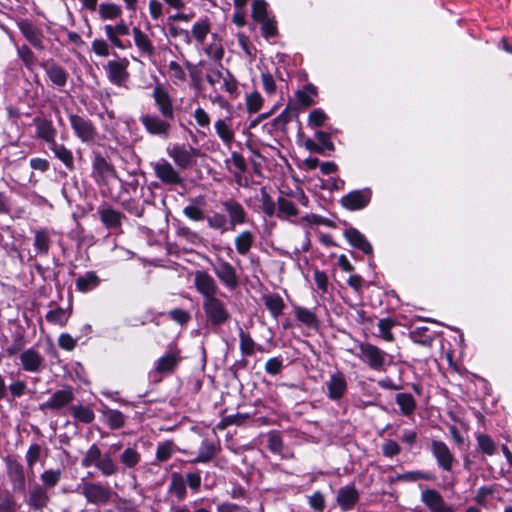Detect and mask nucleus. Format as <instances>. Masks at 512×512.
I'll list each match as a JSON object with an SVG mask.
<instances>
[{
  "label": "nucleus",
  "mask_w": 512,
  "mask_h": 512,
  "mask_svg": "<svg viewBox=\"0 0 512 512\" xmlns=\"http://www.w3.org/2000/svg\"><path fill=\"white\" fill-rule=\"evenodd\" d=\"M358 357L371 369L384 371L387 365L388 354L377 346L365 342L359 344Z\"/></svg>",
  "instance_id": "f257e3e1"
},
{
  "label": "nucleus",
  "mask_w": 512,
  "mask_h": 512,
  "mask_svg": "<svg viewBox=\"0 0 512 512\" xmlns=\"http://www.w3.org/2000/svg\"><path fill=\"white\" fill-rule=\"evenodd\" d=\"M266 308L274 318H278L284 309V301L279 294L271 293L263 296Z\"/></svg>",
  "instance_id": "c9c22d12"
},
{
  "label": "nucleus",
  "mask_w": 512,
  "mask_h": 512,
  "mask_svg": "<svg viewBox=\"0 0 512 512\" xmlns=\"http://www.w3.org/2000/svg\"><path fill=\"white\" fill-rule=\"evenodd\" d=\"M61 476H62L61 469L45 470L40 475V480L42 482V484H40V485L43 486L46 490L53 488L54 486H56L59 483Z\"/></svg>",
  "instance_id": "a18cd8bd"
},
{
  "label": "nucleus",
  "mask_w": 512,
  "mask_h": 512,
  "mask_svg": "<svg viewBox=\"0 0 512 512\" xmlns=\"http://www.w3.org/2000/svg\"><path fill=\"white\" fill-rule=\"evenodd\" d=\"M127 67L128 61L126 59L109 61L105 67L108 80L117 86L125 85L129 78Z\"/></svg>",
  "instance_id": "f3484780"
},
{
  "label": "nucleus",
  "mask_w": 512,
  "mask_h": 512,
  "mask_svg": "<svg viewBox=\"0 0 512 512\" xmlns=\"http://www.w3.org/2000/svg\"><path fill=\"white\" fill-rule=\"evenodd\" d=\"M206 221L211 229L217 230L221 233L232 230L227 216L220 212H212L206 217Z\"/></svg>",
  "instance_id": "e433bc0d"
},
{
  "label": "nucleus",
  "mask_w": 512,
  "mask_h": 512,
  "mask_svg": "<svg viewBox=\"0 0 512 512\" xmlns=\"http://www.w3.org/2000/svg\"><path fill=\"white\" fill-rule=\"evenodd\" d=\"M141 460L138 451L133 447H127L120 456L121 463L127 468L135 467Z\"/></svg>",
  "instance_id": "8fccbe9b"
},
{
  "label": "nucleus",
  "mask_w": 512,
  "mask_h": 512,
  "mask_svg": "<svg viewBox=\"0 0 512 512\" xmlns=\"http://www.w3.org/2000/svg\"><path fill=\"white\" fill-rule=\"evenodd\" d=\"M478 448L486 455L492 456L497 451V445L494 440L487 434L476 433L475 435Z\"/></svg>",
  "instance_id": "37998d69"
},
{
  "label": "nucleus",
  "mask_w": 512,
  "mask_h": 512,
  "mask_svg": "<svg viewBox=\"0 0 512 512\" xmlns=\"http://www.w3.org/2000/svg\"><path fill=\"white\" fill-rule=\"evenodd\" d=\"M50 150L54 153L55 157L59 159L66 168L72 170L74 168V157L72 152L67 149L63 144L52 142L49 144Z\"/></svg>",
  "instance_id": "473e14b6"
},
{
  "label": "nucleus",
  "mask_w": 512,
  "mask_h": 512,
  "mask_svg": "<svg viewBox=\"0 0 512 512\" xmlns=\"http://www.w3.org/2000/svg\"><path fill=\"white\" fill-rule=\"evenodd\" d=\"M51 237L47 230L35 232L34 246L38 254L47 255L50 249Z\"/></svg>",
  "instance_id": "79ce46f5"
},
{
  "label": "nucleus",
  "mask_w": 512,
  "mask_h": 512,
  "mask_svg": "<svg viewBox=\"0 0 512 512\" xmlns=\"http://www.w3.org/2000/svg\"><path fill=\"white\" fill-rule=\"evenodd\" d=\"M95 467L105 477L115 475L119 470L117 463L112 459V457L109 453L103 454V456L97 462Z\"/></svg>",
  "instance_id": "58836bf2"
},
{
  "label": "nucleus",
  "mask_w": 512,
  "mask_h": 512,
  "mask_svg": "<svg viewBox=\"0 0 512 512\" xmlns=\"http://www.w3.org/2000/svg\"><path fill=\"white\" fill-rule=\"evenodd\" d=\"M295 316H296L297 320H299L300 322H302L308 326H311L316 322L315 314L312 311H310L309 309L304 308V307H296L295 308Z\"/></svg>",
  "instance_id": "680f3d73"
},
{
  "label": "nucleus",
  "mask_w": 512,
  "mask_h": 512,
  "mask_svg": "<svg viewBox=\"0 0 512 512\" xmlns=\"http://www.w3.org/2000/svg\"><path fill=\"white\" fill-rule=\"evenodd\" d=\"M134 42L141 55L151 57L155 54V48L149 37L141 31L138 27H134L133 30Z\"/></svg>",
  "instance_id": "c756f323"
},
{
  "label": "nucleus",
  "mask_w": 512,
  "mask_h": 512,
  "mask_svg": "<svg viewBox=\"0 0 512 512\" xmlns=\"http://www.w3.org/2000/svg\"><path fill=\"white\" fill-rule=\"evenodd\" d=\"M345 238L353 247L361 250L365 254L372 253V246L366 237L356 228H349L344 232Z\"/></svg>",
  "instance_id": "bb28decb"
},
{
  "label": "nucleus",
  "mask_w": 512,
  "mask_h": 512,
  "mask_svg": "<svg viewBox=\"0 0 512 512\" xmlns=\"http://www.w3.org/2000/svg\"><path fill=\"white\" fill-rule=\"evenodd\" d=\"M173 453V443L170 441H166L163 443H160L157 447L156 451V459L159 462L167 461Z\"/></svg>",
  "instance_id": "e2e57ef3"
},
{
  "label": "nucleus",
  "mask_w": 512,
  "mask_h": 512,
  "mask_svg": "<svg viewBox=\"0 0 512 512\" xmlns=\"http://www.w3.org/2000/svg\"><path fill=\"white\" fill-rule=\"evenodd\" d=\"M193 275L194 287L202 296L203 301L215 296L224 295L220 291L216 280L207 271L196 270Z\"/></svg>",
  "instance_id": "7ed1b4c3"
},
{
  "label": "nucleus",
  "mask_w": 512,
  "mask_h": 512,
  "mask_svg": "<svg viewBox=\"0 0 512 512\" xmlns=\"http://www.w3.org/2000/svg\"><path fill=\"white\" fill-rule=\"evenodd\" d=\"M43 68L48 76L49 80L58 88L64 87L68 80L67 71L61 66L53 63L47 62L43 64Z\"/></svg>",
  "instance_id": "a878e982"
},
{
  "label": "nucleus",
  "mask_w": 512,
  "mask_h": 512,
  "mask_svg": "<svg viewBox=\"0 0 512 512\" xmlns=\"http://www.w3.org/2000/svg\"><path fill=\"white\" fill-rule=\"evenodd\" d=\"M395 401L403 415L409 416L415 411L416 401L411 394L399 393L396 395Z\"/></svg>",
  "instance_id": "a19ab883"
},
{
  "label": "nucleus",
  "mask_w": 512,
  "mask_h": 512,
  "mask_svg": "<svg viewBox=\"0 0 512 512\" xmlns=\"http://www.w3.org/2000/svg\"><path fill=\"white\" fill-rule=\"evenodd\" d=\"M81 493L88 503L94 505L106 504L112 495L109 487L98 482H84L81 486Z\"/></svg>",
  "instance_id": "1a4fd4ad"
},
{
  "label": "nucleus",
  "mask_w": 512,
  "mask_h": 512,
  "mask_svg": "<svg viewBox=\"0 0 512 512\" xmlns=\"http://www.w3.org/2000/svg\"><path fill=\"white\" fill-rule=\"evenodd\" d=\"M399 479L403 481L413 482L418 480H433V476L422 471H409L399 475Z\"/></svg>",
  "instance_id": "0e129e2a"
},
{
  "label": "nucleus",
  "mask_w": 512,
  "mask_h": 512,
  "mask_svg": "<svg viewBox=\"0 0 512 512\" xmlns=\"http://www.w3.org/2000/svg\"><path fill=\"white\" fill-rule=\"evenodd\" d=\"M261 208L262 211L269 217H272L276 214V206L270 195L263 188L261 189Z\"/></svg>",
  "instance_id": "13d9d810"
},
{
  "label": "nucleus",
  "mask_w": 512,
  "mask_h": 512,
  "mask_svg": "<svg viewBox=\"0 0 512 512\" xmlns=\"http://www.w3.org/2000/svg\"><path fill=\"white\" fill-rule=\"evenodd\" d=\"M430 451L434 457L437 466L445 472H451L454 464L457 462L449 446L441 440L432 439Z\"/></svg>",
  "instance_id": "20e7f679"
},
{
  "label": "nucleus",
  "mask_w": 512,
  "mask_h": 512,
  "mask_svg": "<svg viewBox=\"0 0 512 512\" xmlns=\"http://www.w3.org/2000/svg\"><path fill=\"white\" fill-rule=\"evenodd\" d=\"M69 318V313L60 307L50 310L46 314V320L54 325L64 326Z\"/></svg>",
  "instance_id": "09e8293b"
},
{
  "label": "nucleus",
  "mask_w": 512,
  "mask_h": 512,
  "mask_svg": "<svg viewBox=\"0 0 512 512\" xmlns=\"http://www.w3.org/2000/svg\"><path fill=\"white\" fill-rule=\"evenodd\" d=\"M6 472L12 490L16 493H24L26 490V477L24 466L15 458L6 459Z\"/></svg>",
  "instance_id": "9d476101"
},
{
  "label": "nucleus",
  "mask_w": 512,
  "mask_h": 512,
  "mask_svg": "<svg viewBox=\"0 0 512 512\" xmlns=\"http://www.w3.org/2000/svg\"><path fill=\"white\" fill-rule=\"evenodd\" d=\"M170 77L175 84L186 80V73L179 63L171 61L168 65Z\"/></svg>",
  "instance_id": "052dcab7"
},
{
  "label": "nucleus",
  "mask_w": 512,
  "mask_h": 512,
  "mask_svg": "<svg viewBox=\"0 0 512 512\" xmlns=\"http://www.w3.org/2000/svg\"><path fill=\"white\" fill-rule=\"evenodd\" d=\"M396 321L391 318H382L378 321L379 337L387 342L394 341L391 329L396 325Z\"/></svg>",
  "instance_id": "49530a36"
},
{
  "label": "nucleus",
  "mask_w": 512,
  "mask_h": 512,
  "mask_svg": "<svg viewBox=\"0 0 512 512\" xmlns=\"http://www.w3.org/2000/svg\"><path fill=\"white\" fill-rule=\"evenodd\" d=\"M19 360L22 369L29 373H38L44 368L45 360L42 354L34 347L21 352Z\"/></svg>",
  "instance_id": "dca6fc26"
},
{
  "label": "nucleus",
  "mask_w": 512,
  "mask_h": 512,
  "mask_svg": "<svg viewBox=\"0 0 512 512\" xmlns=\"http://www.w3.org/2000/svg\"><path fill=\"white\" fill-rule=\"evenodd\" d=\"M105 417L108 426L112 429H119L124 426L125 417L119 410H108Z\"/></svg>",
  "instance_id": "5fc2aeb1"
},
{
  "label": "nucleus",
  "mask_w": 512,
  "mask_h": 512,
  "mask_svg": "<svg viewBox=\"0 0 512 512\" xmlns=\"http://www.w3.org/2000/svg\"><path fill=\"white\" fill-rule=\"evenodd\" d=\"M327 396L333 400H340L347 391V380L341 372L333 373L326 382Z\"/></svg>",
  "instance_id": "aec40b11"
},
{
  "label": "nucleus",
  "mask_w": 512,
  "mask_h": 512,
  "mask_svg": "<svg viewBox=\"0 0 512 512\" xmlns=\"http://www.w3.org/2000/svg\"><path fill=\"white\" fill-rule=\"evenodd\" d=\"M93 168L94 171H96L102 177L108 176L111 173H113V168L103 157L95 158Z\"/></svg>",
  "instance_id": "69168bd1"
},
{
  "label": "nucleus",
  "mask_w": 512,
  "mask_h": 512,
  "mask_svg": "<svg viewBox=\"0 0 512 512\" xmlns=\"http://www.w3.org/2000/svg\"><path fill=\"white\" fill-rule=\"evenodd\" d=\"M222 208L227 213V219L230 223L231 229L237 225H242L247 222V212L240 202L234 198L226 199L221 203Z\"/></svg>",
  "instance_id": "2eb2a0df"
},
{
  "label": "nucleus",
  "mask_w": 512,
  "mask_h": 512,
  "mask_svg": "<svg viewBox=\"0 0 512 512\" xmlns=\"http://www.w3.org/2000/svg\"><path fill=\"white\" fill-rule=\"evenodd\" d=\"M20 31L24 37L36 48L44 49V36L40 29L36 28L30 22H22L19 25Z\"/></svg>",
  "instance_id": "cd10ccee"
},
{
  "label": "nucleus",
  "mask_w": 512,
  "mask_h": 512,
  "mask_svg": "<svg viewBox=\"0 0 512 512\" xmlns=\"http://www.w3.org/2000/svg\"><path fill=\"white\" fill-rule=\"evenodd\" d=\"M100 284V279L94 271H88L76 280V288L82 293L92 291Z\"/></svg>",
  "instance_id": "f704fd0d"
},
{
  "label": "nucleus",
  "mask_w": 512,
  "mask_h": 512,
  "mask_svg": "<svg viewBox=\"0 0 512 512\" xmlns=\"http://www.w3.org/2000/svg\"><path fill=\"white\" fill-rule=\"evenodd\" d=\"M18 504L8 491L0 492V512H16Z\"/></svg>",
  "instance_id": "864d4df0"
},
{
  "label": "nucleus",
  "mask_w": 512,
  "mask_h": 512,
  "mask_svg": "<svg viewBox=\"0 0 512 512\" xmlns=\"http://www.w3.org/2000/svg\"><path fill=\"white\" fill-rule=\"evenodd\" d=\"M263 104V98L261 94L254 91L246 96V107L249 113L258 112Z\"/></svg>",
  "instance_id": "4d7b16f0"
},
{
  "label": "nucleus",
  "mask_w": 512,
  "mask_h": 512,
  "mask_svg": "<svg viewBox=\"0 0 512 512\" xmlns=\"http://www.w3.org/2000/svg\"><path fill=\"white\" fill-rule=\"evenodd\" d=\"M278 212L277 217L280 219H290L298 215V209L294 202L284 196L277 199Z\"/></svg>",
  "instance_id": "72a5a7b5"
},
{
  "label": "nucleus",
  "mask_w": 512,
  "mask_h": 512,
  "mask_svg": "<svg viewBox=\"0 0 512 512\" xmlns=\"http://www.w3.org/2000/svg\"><path fill=\"white\" fill-rule=\"evenodd\" d=\"M421 501L430 512H455L453 506L448 504L442 495L435 489H426L422 491Z\"/></svg>",
  "instance_id": "ddd939ff"
},
{
  "label": "nucleus",
  "mask_w": 512,
  "mask_h": 512,
  "mask_svg": "<svg viewBox=\"0 0 512 512\" xmlns=\"http://www.w3.org/2000/svg\"><path fill=\"white\" fill-rule=\"evenodd\" d=\"M223 89L229 93L230 95L237 94L238 83L235 77L230 73L229 70H225V75L223 77Z\"/></svg>",
  "instance_id": "338daca9"
},
{
  "label": "nucleus",
  "mask_w": 512,
  "mask_h": 512,
  "mask_svg": "<svg viewBox=\"0 0 512 512\" xmlns=\"http://www.w3.org/2000/svg\"><path fill=\"white\" fill-rule=\"evenodd\" d=\"M155 176L166 185H181L183 178L178 170L166 159L151 163Z\"/></svg>",
  "instance_id": "6e6552de"
},
{
  "label": "nucleus",
  "mask_w": 512,
  "mask_h": 512,
  "mask_svg": "<svg viewBox=\"0 0 512 512\" xmlns=\"http://www.w3.org/2000/svg\"><path fill=\"white\" fill-rule=\"evenodd\" d=\"M267 3L265 0H253L252 18L259 22L267 18Z\"/></svg>",
  "instance_id": "bf43d9fd"
},
{
  "label": "nucleus",
  "mask_w": 512,
  "mask_h": 512,
  "mask_svg": "<svg viewBox=\"0 0 512 512\" xmlns=\"http://www.w3.org/2000/svg\"><path fill=\"white\" fill-rule=\"evenodd\" d=\"M152 97L161 116L165 119H174L175 112L173 107V100L163 85L157 84L154 86Z\"/></svg>",
  "instance_id": "9b49d317"
},
{
  "label": "nucleus",
  "mask_w": 512,
  "mask_h": 512,
  "mask_svg": "<svg viewBox=\"0 0 512 512\" xmlns=\"http://www.w3.org/2000/svg\"><path fill=\"white\" fill-rule=\"evenodd\" d=\"M122 14V9L114 3H102L99 6V15L104 20H113Z\"/></svg>",
  "instance_id": "de8ad7c7"
},
{
  "label": "nucleus",
  "mask_w": 512,
  "mask_h": 512,
  "mask_svg": "<svg viewBox=\"0 0 512 512\" xmlns=\"http://www.w3.org/2000/svg\"><path fill=\"white\" fill-rule=\"evenodd\" d=\"M98 214L100 216V219L102 223L107 228H116L121 225L122 219L124 218V215L108 206H103L98 209Z\"/></svg>",
  "instance_id": "c85d7f7f"
},
{
  "label": "nucleus",
  "mask_w": 512,
  "mask_h": 512,
  "mask_svg": "<svg viewBox=\"0 0 512 512\" xmlns=\"http://www.w3.org/2000/svg\"><path fill=\"white\" fill-rule=\"evenodd\" d=\"M240 351L244 356H251L256 350L263 351L262 346L257 345L249 333L242 328L239 329Z\"/></svg>",
  "instance_id": "4c0bfd02"
},
{
  "label": "nucleus",
  "mask_w": 512,
  "mask_h": 512,
  "mask_svg": "<svg viewBox=\"0 0 512 512\" xmlns=\"http://www.w3.org/2000/svg\"><path fill=\"white\" fill-rule=\"evenodd\" d=\"M74 399L72 388L66 387L62 390H57L45 403L42 404L43 408L58 410L68 404Z\"/></svg>",
  "instance_id": "4be33fe9"
},
{
  "label": "nucleus",
  "mask_w": 512,
  "mask_h": 512,
  "mask_svg": "<svg viewBox=\"0 0 512 512\" xmlns=\"http://www.w3.org/2000/svg\"><path fill=\"white\" fill-rule=\"evenodd\" d=\"M210 26L206 20L196 22L192 27V35L196 41L202 44L209 33Z\"/></svg>",
  "instance_id": "6e6d98bb"
},
{
  "label": "nucleus",
  "mask_w": 512,
  "mask_h": 512,
  "mask_svg": "<svg viewBox=\"0 0 512 512\" xmlns=\"http://www.w3.org/2000/svg\"><path fill=\"white\" fill-rule=\"evenodd\" d=\"M36 128V136L44 140L48 145L55 141L57 131L50 120L36 117L33 119Z\"/></svg>",
  "instance_id": "393cba45"
},
{
  "label": "nucleus",
  "mask_w": 512,
  "mask_h": 512,
  "mask_svg": "<svg viewBox=\"0 0 512 512\" xmlns=\"http://www.w3.org/2000/svg\"><path fill=\"white\" fill-rule=\"evenodd\" d=\"M255 242L254 234L249 230H244L236 235L234 244L236 251L239 255L245 256L248 254Z\"/></svg>",
  "instance_id": "2f4dec72"
},
{
  "label": "nucleus",
  "mask_w": 512,
  "mask_h": 512,
  "mask_svg": "<svg viewBox=\"0 0 512 512\" xmlns=\"http://www.w3.org/2000/svg\"><path fill=\"white\" fill-rule=\"evenodd\" d=\"M186 487L187 486L184 477L178 472H173L171 474L168 492L178 501H183L187 496Z\"/></svg>",
  "instance_id": "7c9ffc66"
},
{
  "label": "nucleus",
  "mask_w": 512,
  "mask_h": 512,
  "mask_svg": "<svg viewBox=\"0 0 512 512\" xmlns=\"http://www.w3.org/2000/svg\"><path fill=\"white\" fill-rule=\"evenodd\" d=\"M32 510H43L49 503L50 497L47 490L40 484H34L24 499Z\"/></svg>",
  "instance_id": "a211bd4d"
},
{
  "label": "nucleus",
  "mask_w": 512,
  "mask_h": 512,
  "mask_svg": "<svg viewBox=\"0 0 512 512\" xmlns=\"http://www.w3.org/2000/svg\"><path fill=\"white\" fill-rule=\"evenodd\" d=\"M184 215L192 221H202L206 219L204 211L196 205H188L183 209Z\"/></svg>",
  "instance_id": "774afa93"
},
{
  "label": "nucleus",
  "mask_w": 512,
  "mask_h": 512,
  "mask_svg": "<svg viewBox=\"0 0 512 512\" xmlns=\"http://www.w3.org/2000/svg\"><path fill=\"white\" fill-rule=\"evenodd\" d=\"M315 137L318 140L319 144H313V146H309L316 152H322L324 149H328L330 151L334 150V145L330 140V135L323 131H318L315 133Z\"/></svg>",
  "instance_id": "603ef678"
},
{
  "label": "nucleus",
  "mask_w": 512,
  "mask_h": 512,
  "mask_svg": "<svg viewBox=\"0 0 512 512\" xmlns=\"http://www.w3.org/2000/svg\"><path fill=\"white\" fill-rule=\"evenodd\" d=\"M102 456L103 454L101 453L100 448L96 444H93L85 453L81 461V464L83 467L86 468L90 466H95Z\"/></svg>",
  "instance_id": "3c124183"
},
{
  "label": "nucleus",
  "mask_w": 512,
  "mask_h": 512,
  "mask_svg": "<svg viewBox=\"0 0 512 512\" xmlns=\"http://www.w3.org/2000/svg\"><path fill=\"white\" fill-rule=\"evenodd\" d=\"M70 410L74 419L85 424L91 423L95 418L93 410L87 406L74 405Z\"/></svg>",
  "instance_id": "c03bdc74"
},
{
  "label": "nucleus",
  "mask_w": 512,
  "mask_h": 512,
  "mask_svg": "<svg viewBox=\"0 0 512 512\" xmlns=\"http://www.w3.org/2000/svg\"><path fill=\"white\" fill-rule=\"evenodd\" d=\"M180 361V350L173 348L156 361L155 370L160 374L172 373Z\"/></svg>",
  "instance_id": "412c9836"
},
{
  "label": "nucleus",
  "mask_w": 512,
  "mask_h": 512,
  "mask_svg": "<svg viewBox=\"0 0 512 512\" xmlns=\"http://www.w3.org/2000/svg\"><path fill=\"white\" fill-rule=\"evenodd\" d=\"M71 127L77 137L83 142H91L96 136V129L89 119L76 114L69 116Z\"/></svg>",
  "instance_id": "4468645a"
},
{
  "label": "nucleus",
  "mask_w": 512,
  "mask_h": 512,
  "mask_svg": "<svg viewBox=\"0 0 512 512\" xmlns=\"http://www.w3.org/2000/svg\"><path fill=\"white\" fill-rule=\"evenodd\" d=\"M167 155L180 169L192 167L198 156V150L187 144H174L167 148Z\"/></svg>",
  "instance_id": "f03ea898"
},
{
  "label": "nucleus",
  "mask_w": 512,
  "mask_h": 512,
  "mask_svg": "<svg viewBox=\"0 0 512 512\" xmlns=\"http://www.w3.org/2000/svg\"><path fill=\"white\" fill-rule=\"evenodd\" d=\"M212 270L219 281L229 290H234L238 286V277L236 269L226 260L217 257L211 263Z\"/></svg>",
  "instance_id": "0eeeda50"
},
{
  "label": "nucleus",
  "mask_w": 512,
  "mask_h": 512,
  "mask_svg": "<svg viewBox=\"0 0 512 512\" xmlns=\"http://www.w3.org/2000/svg\"><path fill=\"white\" fill-rule=\"evenodd\" d=\"M372 192L369 188L354 190L341 198V204L350 211L364 209L371 201Z\"/></svg>",
  "instance_id": "f8f14e48"
},
{
  "label": "nucleus",
  "mask_w": 512,
  "mask_h": 512,
  "mask_svg": "<svg viewBox=\"0 0 512 512\" xmlns=\"http://www.w3.org/2000/svg\"><path fill=\"white\" fill-rule=\"evenodd\" d=\"M360 493L354 484H348L338 490L336 502L342 511L352 510L358 503Z\"/></svg>",
  "instance_id": "6ab92c4d"
},
{
  "label": "nucleus",
  "mask_w": 512,
  "mask_h": 512,
  "mask_svg": "<svg viewBox=\"0 0 512 512\" xmlns=\"http://www.w3.org/2000/svg\"><path fill=\"white\" fill-rule=\"evenodd\" d=\"M141 124L147 133L153 136H158L167 139L171 131V119H165L156 114H144L139 118Z\"/></svg>",
  "instance_id": "39448f33"
},
{
  "label": "nucleus",
  "mask_w": 512,
  "mask_h": 512,
  "mask_svg": "<svg viewBox=\"0 0 512 512\" xmlns=\"http://www.w3.org/2000/svg\"><path fill=\"white\" fill-rule=\"evenodd\" d=\"M105 34L108 40L117 48L125 49L126 46L120 40V36H126L129 34L130 30L128 25L121 20L116 25H105L104 26Z\"/></svg>",
  "instance_id": "b1692460"
},
{
  "label": "nucleus",
  "mask_w": 512,
  "mask_h": 512,
  "mask_svg": "<svg viewBox=\"0 0 512 512\" xmlns=\"http://www.w3.org/2000/svg\"><path fill=\"white\" fill-rule=\"evenodd\" d=\"M203 309L207 320L212 325H222L229 319V312L226 305L219 296L204 300Z\"/></svg>",
  "instance_id": "423d86ee"
},
{
  "label": "nucleus",
  "mask_w": 512,
  "mask_h": 512,
  "mask_svg": "<svg viewBox=\"0 0 512 512\" xmlns=\"http://www.w3.org/2000/svg\"><path fill=\"white\" fill-rule=\"evenodd\" d=\"M215 130L223 143L229 145L234 141V131L230 122L225 119H218L214 124Z\"/></svg>",
  "instance_id": "ea45409f"
},
{
  "label": "nucleus",
  "mask_w": 512,
  "mask_h": 512,
  "mask_svg": "<svg viewBox=\"0 0 512 512\" xmlns=\"http://www.w3.org/2000/svg\"><path fill=\"white\" fill-rule=\"evenodd\" d=\"M220 449V445L217 441L203 439L197 456L191 460V463H207L217 455Z\"/></svg>",
  "instance_id": "5701e85b"
}]
</instances>
